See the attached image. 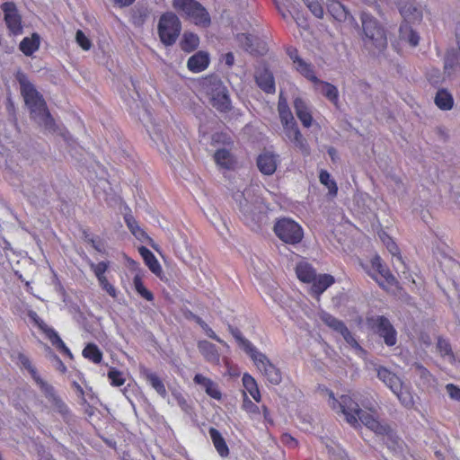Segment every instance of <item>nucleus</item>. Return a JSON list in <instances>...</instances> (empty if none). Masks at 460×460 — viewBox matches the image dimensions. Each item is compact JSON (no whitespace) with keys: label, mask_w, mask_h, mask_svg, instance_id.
Returning <instances> with one entry per match:
<instances>
[{"label":"nucleus","mask_w":460,"mask_h":460,"mask_svg":"<svg viewBox=\"0 0 460 460\" xmlns=\"http://www.w3.org/2000/svg\"><path fill=\"white\" fill-rule=\"evenodd\" d=\"M435 104L443 111H449L453 108L454 99L452 94L446 89L438 91L435 96Z\"/></svg>","instance_id":"obj_39"},{"label":"nucleus","mask_w":460,"mask_h":460,"mask_svg":"<svg viewBox=\"0 0 460 460\" xmlns=\"http://www.w3.org/2000/svg\"><path fill=\"white\" fill-rule=\"evenodd\" d=\"M257 85L266 93H275V80L272 73L267 68H259L254 75Z\"/></svg>","instance_id":"obj_20"},{"label":"nucleus","mask_w":460,"mask_h":460,"mask_svg":"<svg viewBox=\"0 0 460 460\" xmlns=\"http://www.w3.org/2000/svg\"><path fill=\"white\" fill-rule=\"evenodd\" d=\"M228 331L233 335L239 347L247 354H251L252 350H255L257 348L246 338L243 337L242 332L237 328L232 325H228Z\"/></svg>","instance_id":"obj_35"},{"label":"nucleus","mask_w":460,"mask_h":460,"mask_svg":"<svg viewBox=\"0 0 460 460\" xmlns=\"http://www.w3.org/2000/svg\"><path fill=\"white\" fill-rule=\"evenodd\" d=\"M335 282V279L333 276L330 274H320L317 275L314 281H312L310 284H312L310 288V293L316 297L317 299L320 298V296L328 288H330L333 283Z\"/></svg>","instance_id":"obj_24"},{"label":"nucleus","mask_w":460,"mask_h":460,"mask_svg":"<svg viewBox=\"0 0 460 460\" xmlns=\"http://www.w3.org/2000/svg\"><path fill=\"white\" fill-rule=\"evenodd\" d=\"M415 368L418 371V374L420 376V378L428 380L431 376L430 372L422 365L417 364L415 366Z\"/></svg>","instance_id":"obj_60"},{"label":"nucleus","mask_w":460,"mask_h":460,"mask_svg":"<svg viewBox=\"0 0 460 460\" xmlns=\"http://www.w3.org/2000/svg\"><path fill=\"white\" fill-rule=\"evenodd\" d=\"M210 63V58L208 52L199 50L189 58L187 67L192 73H200L206 70Z\"/></svg>","instance_id":"obj_21"},{"label":"nucleus","mask_w":460,"mask_h":460,"mask_svg":"<svg viewBox=\"0 0 460 460\" xmlns=\"http://www.w3.org/2000/svg\"><path fill=\"white\" fill-rule=\"evenodd\" d=\"M393 393L397 396L401 403L406 408H411L414 405L412 394L408 391L406 387L402 385V384L399 389L394 390Z\"/></svg>","instance_id":"obj_43"},{"label":"nucleus","mask_w":460,"mask_h":460,"mask_svg":"<svg viewBox=\"0 0 460 460\" xmlns=\"http://www.w3.org/2000/svg\"><path fill=\"white\" fill-rule=\"evenodd\" d=\"M125 222L131 234L139 241L148 238L147 234L138 226L137 221L132 216H126Z\"/></svg>","instance_id":"obj_41"},{"label":"nucleus","mask_w":460,"mask_h":460,"mask_svg":"<svg viewBox=\"0 0 460 460\" xmlns=\"http://www.w3.org/2000/svg\"><path fill=\"white\" fill-rule=\"evenodd\" d=\"M307 8L316 18L323 17V7L322 5V0H303Z\"/></svg>","instance_id":"obj_52"},{"label":"nucleus","mask_w":460,"mask_h":460,"mask_svg":"<svg viewBox=\"0 0 460 460\" xmlns=\"http://www.w3.org/2000/svg\"><path fill=\"white\" fill-rule=\"evenodd\" d=\"M133 285L137 293L145 298L146 301H153L154 295L148 290L143 283L142 276L140 274H136L133 278Z\"/></svg>","instance_id":"obj_42"},{"label":"nucleus","mask_w":460,"mask_h":460,"mask_svg":"<svg viewBox=\"0 0 460 460\" xmlns=\"http://www.w3.org/2000/svg\"><path fill=\"white\" fill-rule=\"evenodd\" d=\"M208 433L218 455L222 457L228 456L229 448L221 433L214 427L209 428Z\"/></svg>","instance_id":"obj_30"},{"label":"nucleus","mask_w":460,"mask_h":460,"mask_svg":"<svg viewBox=\"0 0 460 460\" xmlns=\"http://www.w3.org/2000/svg\"><path fill=\"white\" fill-rule=\"evenodd\" d=\"M242 382L245 391L249 393L255 402H260L261 395L255 378L252 375L244 373L242 377Z\"/></svg>","instance_id":"obj_33"},{"label":"nucleus","mask_w":460,"mask_h":460,"mask_svg":"<svg viewBox=\"0 0 460 460\" xmlns=\"http://www.w3.org/2000/svg\"><path fill=\"white\" fill-rule=\"evenodd\" d=\"M279 114L287 137L301 150L307 152V143L301 134L290 109L283 111Z\"/></svg>","instance_id":"obj_10"},{"label":"nucleus","mask_w":460,"mask_h":460,"mask_svg":"<svg viewBox=\"0 0 460 460\" xmlns=\"http://www.w3.org/2000/svg\"><path fill=\"white\" fill-rule=\"evenodd\" d=\"M190 317L202 328L208 337L221 344H226L225 341L219 336H217L216 332L208 325V323H206L199 315L190 312Z\"/></svg>","instance_id":"obj_45"},{"label":"nucleus","mask_w":460,"mask_h":460,"mask_svg":"<svg viewBox=\"0 0 460 460\" xmlns=\"http://www.w3.org/2000/svg\"><path fill=\"white\" fill-rule=\"evenodd\" d=\"M319 181L324 185L330 195L336 196L338 192V186L334 180L331 179V174L326 170H321L319 173Z\"/></svg>","instance_id":"obj_44"},{"label":"nucleus","mask_w":460,"mask_h":460,"mask_svg":"<svg viewBox=\"0 0 460 460\" xmlns=\"http://www.w3.org/2000/svg\"><path fill=\"white\" fill-rule=\"evenodd\" d=\"M29 317L39 327V329L45 333L52 346H54L64 356H66L69 358H73L71 350L59 337L58 333L52 327L48 326L44 321L39 317L36 312L31 311L29 313Z\"/></svg>","instance_id":"obj_12"},{"label":"nucleus","mask_w":460,"mask_h":460,"mask_svg":"<svg viewBox=\"0 0 460 460\" xmlns=\"http://www.w3.org/2000/svg\"><path fill=\"white\" fill-rule=\"evenodd\" d=\"M273 231L279 240L288 244H298L304 238L302 226L291 218L278 219L274 224Z\"/></svg>","instance_id":"obj_6"},{"label":"nucleus","mask_w":460,"mask_h":460,"mask_svg":"<svg viewBox=\"0 0 460 460\" xmlns=\"http://www.w3.org/2000/svg\"><path fill=\"white\" fill-rule=\"evenodd\" d=\"M82 234L83 238L85 242L90 243L97 252L101 253H105V250L102 248V241L99 237L93 236L86 229H84L82 231Z\"/></svg>","instance_id":"obj_51"},{"label":"nucleus","mask_w":460,"mask_h":460,"mask_svg":"<svg viewBox=\"0 0 460 460\" xmlns=\"http://www.w3.org/2000/svg\"><path fill=\"white\" fill-rule=\"evenodd\" d=\"M314 84H319L321 86L320 90L322 94L336 107H338L339 92L335 85L322 80H320L318 83H314Z\"/></svg>","instance_id":"obj_36"},{"label":"nucleus","mask_w":460,"mask_h":460,"mask_svg":"<svg viewBox=\"0 0 460 460\" xmlns=\"http://www.w3.org/2000/svg\"><path fill=\"white\" fill-rule=\"evenodd\" d=\"M399 36L401 40L409 42L412 47H416L419 44L420 36L406 19L400 25Z\"/></svg>","instance_id":"obj_31"},{"label":"nucleus","mask_w":460,"mask_h":460,"mask_svg":"<svg viewBox=\"0 0 460 460\" xmlns=\"http://www.w3.org/2000/svg\"><path fill=\"white\" fill-rule=\"evenodd\" d=\"M456 60H457V56L454 50L447 52L445 57V64H444L445 70L447 72L450 73L449 70H451L455 67Z\"/></svg>","instance_id":"obj_56"},{"label":"nucleus","mask_w":460,"mask_h":460,"mask_svg":"<svg viewBox=\"0 0 460 460\" xmlns=\"http://www.w3.org/2000/svg\"><path fill=\"white\" fill-rule=\"evenodd\" d=\"M172 7L179 14L196 25L207 27L210 24V17L207 10L196 0H173Z\"/></svg>","instance_id":"obj_5"},{"label":"nucleus","mask_w":460,"mask_h":460,"mask_svg":"<svg viewBox=\"0 0 460 460\" xmlns=\"http://www.w3.org/2000/svg\"><path fill=\"white\" fill-rule=\"evenodd\" d=\"M138 252L143 258L145 264L148 267V269L153 272L155 276L161 278L163 274V270L161 264L155 256V254L146 246H140L138 248Z\"/></svg>","instance_id":"obj_26"},{"label":"nucleus","mask_w":460,"mask_h":460,"mask_svg":"<svg viewBox=\"0 0 460 460\" xmlns=\"http://www.w3.org/2000/svg\"><path fill=\"white\" fill-rule=\"evenodd\" d=\"M40 44V39L38 33H32L31 37H25L20 42V50L27 57L36 52Z\"/></svg>","instance_id":"obj_32"},{"label":"nucleus","mask_w":460,"mask_h":460,"mask_svg":"<svg viewBox=\"0 0 460 460\" xmlns=\"http://www.w3.org/2000/svg\"><path fill=\"white\" fill-rule=\"evenodd\" d=\"M112 1L120 7L128 6L135 2V0H112Z\"/></svg>","instance_id":"obj_63"},{"label":"nucleus","mask_w":460,"mask_h":460,"mask_svg":"<svg viewBox=\"0 0 460 460\" xmlns=\"http://www.w3.org/2000/svg\"><path fill=\"white\" fill-rule=\"evenodd\" d=\"M261 411L263 413V417H264L265 422L272 425L273 424V420H272V418L270 416V412L269 408L266 405H262L261 406Z\"/></svg>","instance_id":"obj_61"},{"label":"nucleus","mask_w":460,"mask_h":460,"mask_svg":"<svg viewBox=\"0 0 460 460\" xmlns=\"http://www.w3.org/2000/svg\"><path fill=\"white\" fill-rule=\"evenodd\" d=\"M446 390L451 399L460 402V388L454 384H447Z\"/></svg>","instance_id":"obj_57"},{"label":"nucleus","mask_w":460,"mask_h":460,"mask_svg":"<svg viewBox=\"0 0 460 460\" xmlns=\"http://www.w3.org/2000/svg\"><path fill=\"white\" fill-rule=\"evenodd\" d=\"M295 270L297 279L303 283L310 284L316 277L315 269L306 261L297 262Z\"/></svg>","instance_id":"obj_27"},{"label":"nucleus","mask_w":460,"mask_h":460,"mask_svg":"<svg viewBox=\"0 0 460 460\" xmlns=\"http://www.w3.org/2000/svg\"><path fill=\"white\" fill-rule=\"evenodd\" d=\"M33 380L39 385L40 391L43 393L48 401L59 413L65 415L68 412V408L66 404L57 394L55 388L51 385L44 381L40 376V375L37 376Z\"/></svg>","instance_id":"obj_17"},{"label":"nucleus","mask_w":460,"mask_h":460,"mask_svg":"<svg viewBox=\"0 0 460 460\" xmlns=\"http://www.w3.org/2000/svg\"><path fill=\"white\" fill-rule=\"evenodd\" d=\"M225 60H226V64L227 66H233L234 61V54L232 52L226 53V57H225Z\"/></svg>","instance_id":"obj_64"},{"label":"nucleus","mask_w":460,"mask_h":460,"mask_svg":"<svg viewBox=\"0 0 460 460\" xmlns=\"http://www.w3.org/2000/svg\"><path fill=\"white\" fill-rule=\"evenodd\" d=\"M200 87L217 111L226 113L231 111L228 90L217 76L211 75L204 77L200 82Z\"/></svg>","instance_id":"obj_4"},{"label":"nucleus","mask_w":460,"mask_h":460,"mask_svg":"<svg viewBox=\"0 0 460 460\" xmlns=\"http://www.w3.org/2000/svg\"><path fill=\"white\" fill-rule=\"evenodd\" d=\"M193 381L195 384L201 385L208 396L216 400H221L222 394L218 388L217 384L215 383L212 379L201 374H196L194 376Z\"/></svg>","instance_id":"obj_25"},{"label":"nucleus","mask_w":460,"mask_h":460,"mask_svg":"<svg viewBox=\"0 0 460 460\" xmlns=\"http://www.w3.org/2000/svg\"><path fill=\"white\" fill-rule=\"evenodd\" d=\"M278 155L270 151H264L257 157L259 171L265 175H272L278 167Z\"/></svg>","instance_id":"obj_18"},{"label":"nucleus","mask_w":460,"mask_h":460,"mask_svg":"<svg viewBox=\"0 0 460 460\" xmlns=\"http://www.w3.org/2000/svg\"><path fill=\"white\" fill-rule=\"evenodd\" d=\"M437 349L441 357H448L454 358V352L448 340L442 337L438 338Z\"/></svg>","instance_id":"obj_47"},{"label":"nucleus","mask_w":460,"mask_h":460,"mask_svg":"<svg viewBox=\"0 0 460 460\" xmlns=\"http://www.w3.org/2000/svg\"><path fill=\"white\" fill-rule=\"evenodd\" d=\"M17 358H18L19 363L22 365V367L29 371L32 379H34L37 376H39L37 369L31 364V361L25 354L19 353L17 356Z\"/></svg>","instance_id":"obj_54"},{"label":"nucleus","mask_w":460,"mask_h":460,"mask_svg":"<svg viewBox=\"0 0 460 460\" xmlns=\"http://www.w3.org/2000/svg\"><path fill=\"white\" fill-rule=\"evenodd\" d=\"M150 15V11L146 7H139L133 11L131 21L135 26H142Z\"/></svg>","instance_id":"obj_46"},{"label":"nucleus","mask_w":460,"mask_h":460,"mask_svg":"<svg viewBox=\"0 0 460 460\" xmlns=\"http://www.w3.org/2000/svg\"><path fill=\"white\" fill-rule=\"evenodd\" d=\"M181 25L179 18L173 13L162 14L158 23V35L165 46H172L176 42Z\"/></svg>","instance_id":"obj_8"},{"label":"nucleus","mask_w":460,"mask_h":460,"mask_svg":"<svg viewBox=\"0 0 460 460\" xmlns=\"http://www.w3.org/2000/svg\"><path fill=\"white\" fill-rule=\"evenodd\" d=\"M239 45L250 53L256 52L252 47L253 37L248 33H238L235 37Z\"/></svg>","instance_id":"obj_49"},{"label":"nucleus","mask_w":460,"mask_h":460,"mask_svg":"<svg viewBox=\"0 0 460 460\" xmlns=\"http://www.w3.org/2000/svg\"><path fill=\"white\" fill-rule=\"evenodd\" d=\"M110 383L112 386L119 387L125 384L126 379L121 371L115 367H111L107 374Z\"/></svg>","instance_id":"obj_48"},{"label":"nucleus","mask_w":460,"mask_h":460,"mask_svg":"<svg viewBox=\"0 0 460 460\" xmlns=\"http://www.w3.org/2000/svg\"><path fill=\"white\" fill-rule=\"evenodd\" d=\"M15 78L20 84L21 94L30 110L31 118L48 131H56V123L51 116L47 103L40 92L30 82L26 74L18 71Z\"/></svg>","instance_id":"obj_2"},{"label":"nucleus","mask_w":460,"mask_h":460,"mask_svg":"<svg viewBox=\"0 0 460 460\" xmlns=\"http://www.w3.org/2000/svg\"><path fill=\"white\" fill-rule=\"evenodd\" d=\"M287 54L293 62V65L302 59L298 55V50L296 48L289 46L287 48Z\"/></svg>","instance_id":"obj_59"},{"label":"nucleus","mask_w":460,"mask_h":460,"mask_svg":"<svg viewBox=\"0 0 460 460\" xmlns=\"http://www.w3.org/2000/svg\"><path fill=\"white\" fill-rule=\"evenodd\" d=\"M322 321L331 329H332L334 332L340 333L345 341L351 346L355 349L363 350L362 347L359 345V343L357 341L353 334L350 332V331L348 329V327L345 325V323L339 320L338 318L334 317L333 315L323 313L321 315Z\"/></svg>","instance_id":"obj_14"},{"label":"nucleus","mask_w":460,"mask_h":460,"mask_svg":"<svg viewBox=\"0 0 460 460\" xmlns=\"http://www.w3.org/2000/svg\"><path fill=\"white\" fill-rule=\"evenodd\" d=\"M280 440L284 445L291 448H295L298 446V441L288 433L282 434Z\"/></svg>","instance_id":"obj_58"},{"label":"nucleus","mask_w":460,"mask_h":460,"mask_svg":"<svg viewBox=\"0 0 460 460\" xmlns=\"http://www.w3.org/2000/svg\"><path fill=\"white\" fill-rule=\"evenodd\" d=\"M248 356L252 360L257 370L269 383L274 385L281 383L282 373L280 369L270 360L266 354L256 349Z\"/></svg>","instance_id":"obj_7"},{"label":"nucleus","mask_w":460,"mask_h":460,"mask_svg":"<svg viewBox=\"0 0 460 460\" xmlns=\"http://www.w3.org/2000/svg\"><path fill=\"white\" fill-rule=\"evenodd\" d=\"M82 355L94 364H100L102 360V352L94 343H88L83 349Z\"/></svg>","instance_id":"obj_40"},{"label":"nucleus","mask_w":460,"mask_h":460,"mask_svg":"<svg viewBox=\"0 0 460 460\" xmlns=\"http://www.w3.org/2000/svg\"><path fill=\"white\" fill-rule=\"evenodd\" d=\"M366 323L368 329L383 338L388 347L396 344L397 332L388 318L384 315H373L367 317Z\"/></svg>","instance_id":"obj_9"},{"label":"nucleus","mask_w":460,"mask_h":460,"mask_svg":"<svg viewBox=\"0 0 460 460\" xmlns=\"http://www.w3.org/2000/svg\"><path fill=\"white\" fill-rule=\"evenodd\" d=\"M217 166L221 170L233 171L237 164L236 157L226 148L217 149L213 155Z\"/></svg>","instance_id":"obj_19"},{"label":"nucleus","mask_w":460,"mask_h":460,"mask_svg":"<svg viewBox=\"0 0 460 460\" xmlns=\"http://www.w3.org/2000/svg\"><path fill=\"white\" fill-rule=\"evenodd\" d=\"M377 377L384 382L392 390V392L399 389L402 385L401 379L385 367H379L377 368Z\"/></svg>","instance_id":"obj_29"},{"label":"nucleus","mask_w":460,"mask_h":460,"mask_svg":"<svg viewBox=\"0 0 460 460\" xmlns=\"http://www.w3.org/2000/svg\"><path fill=\"white\" fill-rule=\"evenodd\" d=\"M327 10L332 17L340 22H344L349 19H353L349 9L339 0H328Z\"/></svg>","instance_id":"obj_23"},{"label":"nucleus","mask_w":460,"mask_h":460,"mask_svg":"<svg viewBox=\"0 0 460 460\" xmlns=\"http://www.w3.org/2000/svg\"><path fill=\"white\" fill-rule=\"evenodd\" d=\"M4 13V20L13 35H20L22 33V16L13 2H4L1 4Z\"/></svg>","instance_id":"obj_15"},{"label":"nucleus","mask_w":460,"mask_h":460,"mask_svg":"<svg viewBox=\"0 0 460 460\" xmlns=\"http://www.w3.org/2000/svg\"><path fill=\"white\" fill-rule=\"evenodd\" d=\"M242 409L246 411L251 418H254L261 414V408L257 406L244 393Z\"/></svg>","instance_id":"obj_50"},{"label":"nucleus","mask_w":460,"mask_h":460,"mask_svg":"<svg viewBox=\"0 0 460 460\" xmlns=\"http://www.w3.org/2000/svg\"><path fill=\"white\" fill-rule=\"evenodd\" d=\"M88 265L93 273L94 274V276L96 277L102 289L104 290L112 298H116L117 289L111 283L109 282L105 275L110 268V261H102L98 263H94L89 260Z\"/></svg>","instance_id":"obj_16"},{"label":"nucleus","mask_w":460,"mask_h":460,"mask_svg":"<svg viewBox=\"0 0 460 460\" xmlns=\"http://www.w3.org/2000/svg\"><path fill=\"white\" fill-rule=\"evenodd\" d=\"M288 110H289V107L288 105L287 101L285 99L279 98V103H278L279 113H280L283 111H288Z\"/></svg>","instance_id":"obj_62"},{"label":"nucleus","mask_w":460,"mask_h":460,"mask_svg":"<svg viewBox=\"0 0 460 460\" xmlns=\"http://www.w3.org/2000/svg\"><path fill=\"white\" fill-rule=\"evenodd\" d=\"M296 114L305 128H310L313 123V116L310 109L304 100L296 98L294 101Z\"/></svg>","instance_id":"obj_28"},{"label":"nucleus","mask_w":460,"mask_h":460,"mask_svg":"<svg viewBox=\"0 0 460 460\" xmlns=\"http://www.w3.org/2000/svg\"><path fill=\"white\" fill-rule=\"evenodd\" d=\"M75 41L85 51L92 48V41L81 30H77L75 33Z\"/></svg>","instance_id":"obj_55"},{"label":"nucleus","mask_w":460,"mask_h":460,"mask_svg":"<svg viewBox=\"0 0 460 460\" xmlns=\"http://www.w3.org/2000/svg\"><path fill=\"white\" fill-rule=\"evenodd\" d=\"M381 239H382L383 243L385 244L389 252L393 256L397 257L401 261L402 257L400 254V249H399L398 245L395 243V242L386 234H384V235L381 236Z\"/></svg>","instance_id":"obj_53"},{"label":"nucleus","mask_w":460,"mask_h":460,"mask_svg":"<svg viewBox=\"0 0 460 460\" xmlns=\"http://www.w3.org/2000/svg\"><path fill=\"white\" fill-rule=\"evenodd\" d=\"M322 321L331 329H332L334 332L340 333L345 341L351 346L355 349L363 350L362 347L359 345V343L357 341L353 334L350 332V331L348 329V327L345 325V323L339 320L338 318L334 317L333 315L323 313L321 315Z\"/></svg>","instance_id":"obj_13"},{"label":"nucleus","mask_w":460,"mask_h":460,"mask_svg":"<svg viewBox=\"0 0 460 460\" xmlns=\"http://www.w3.org/2000/svg\"><path fill=\"white\" fill-rule=\"evenodd\" d=\"M142 376L150 384V385L160 394L164 396L166 394V389L162 379L154 372L148 368H143L141 370Z\"/></svg>","instance_id":"obj_34"},{"label":"nucleus","mask_w":460,"mask_h":460,"mask_svg":"<svg viewBox=\"0 0 460 460\" xmlns=\"http://www.w3.org/2000/svg\"><path fill=\"white\" fill-rule=\"evenodd\" d=\"M199 45V38L193 32H184L180 41V46L182 51L190 53L198 49Z\"/></svg>","instance_id":"obj_37"},{"label":"nucleus","mask_w":460,"mask_h":460,"mask_svg":"<svg viewBox=\"0 0 460 460\" xmlns=\"http://www.w3.org/2000/svg\"><path fill=\"white\" fill-rule=\"evenodd\" d=\"M359 19L364 45L373 51L383 52L387 47L386 30L384 25L367 12H361Z\"/></svg>","instance_id":"obj_3"},{"label":"nucleus","mask_w":460,"mask_h":460,"mask_svg":"<svg viewBox=\"0 0 460 460\" xmlns=\"http://www.w3.org/2000/svg\"><path fill=\"white\" fill-rule=\"evenodd\" d=\"M197 346L207 362L216 366L220 364V353L215 344L203 340L199 341Z\"/></svg>","instance_id":"obj_22"},{"label":"nucleus","mask_w":460,"mask_h":460,"mask_svg":"<svg viewBox=\"0 0 460 460\" xmlns=\"http://www.w3.org/2000/svg\"><path fill=\"white\" fill-rule=\"evenodd\" d=\"M325 393L329 397L330 407L337 413L343 414L345 420L351 427L358 428L361 422L377 435H388L391 432L390 426L379 420L376 410L370 409V412L363 411L358 403L348 394H343L337 399L332 390L326 388Z\"/></svg>","instance_id":"obj_1"},{"label":"nucleus","mask_w":460,"mask_h":460,"mask_svg":"<svg viewBox=\"0 0 460 460\" xmlns=\"http://www.w3.org/2000/svg\"><path fill=\"white\" fill-rule=\"evenodd\" d=\"M295 69L312 83H318L320 79L315 75L312 64L305 62L303 58L294 64Z\"/></svg>","instance_id":"obj_38"},{"label":"nucleus","mask_w":460,"mask_h":460,"mask_svg":"<svg viewBox=\"0 0 460 460\" xmlns=\"http://www.w3.org/2000/svg\"><path fill=\"white\" fill-rule=\"evenodd\" d=\"M371 270L369 274L378 283V285L388 290L397 285L395 277L391 273L390 270L382 262V259L378 255H375L371 261Z\"/></svg>","instance_id":"obj_11"}]
</instances>
